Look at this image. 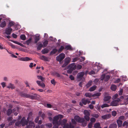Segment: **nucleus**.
Wrapping results in <instances>:
<instances>
[{
  "mask_svg": "<svg viewBox=\"0 0 128 128\" xmlns=\"http://www.w3.org/2000/svg\"><path fill=\"white\" fill-rule=\"evenodd\" d=\"M37 94H34L33 95H29L28 94L27 98L31 99L32 100L35 99L36 98Z\"/></svg>",
  "mask_w": 128,
  "mask_h": 128,
  "instance_id": "nucleus-6",
  "label": "nucleus"
},
{
  "mask_svg": "<svg viewBox=\"0 0 128 128\" xmlns=\"http://www.w3.org/2000/svg\"><path fill=\"white\" fill-rule=\"evenodd\" d=\"M110 78V76L108 75H106L105 76L104 80L106 81H108Z\"/></svg>",
  "mask_w": 128,
  "mask_h": 128,
  "instance_id": "nucleus-53",
  "label": "nucleus"
},
{
  "mask_svg": "<svg viewBox=\"0 0 128 128\" xmlns=\"http://www.w3.org/2000/svg\"><path fill=\"white\" fill-rule=\"evenodd\" d=\"M82 103L85 105H86L87 103L89 104L90 103V101L85 98H82Z\"/></svg>",
  "mask_w": 128,
  "mask_h": 128,
  "instance_id": "nucleus-10",
  "label": "nucleus"
},
{
  "mask_svg": "<svg viewBox=\"0 0 128 128\" xmlns=\"http://www.w3.org/2000/svg\"><path fill=\"white\" fill-rule=\"evenodd\" d=\"M58 116H55L53 118L52 120V123L53 124H57L59 123V120L58 121Z\"/></svg>",
  "mask_w": 128,
  "mask_h": 128,
  "instance_id": "nucleus-7",
  "label": "nucleus"
},
{
  "mask_svg": "<svg viewBox=\"0 0 128 128\" xmlns=\"http://www.w3.org/2000/svg\"><path fill=\"white\" fill-rule=\"evenodd\" d=\"M94 127L95 128H101V127L100 126V124L99 122L96 123L94 124Z\"/></svg>",
  "mask_w": 128,
  "mask_h": 128,
  "instance_id": "nucleus-25",
  "label": "nucleus"
},
{
  "mask_svg": "<svg viewBox=\"0 0 128 128\" xmlns=\"http://www.w3.org/2000/svg\"><path fill=\"white\" fill-rule=\"evenodd\" d=\"M91 116L94 117H95L96 118H98L99 117V115L98 114H91Z\"/></svg>",
  "mask_w": 128,
  "mask_h": 128,
  "instance_id": "nucleus-44",
  "label": "nucleus"
},
{
  "mask_svg": "<svg viewBox=\"0 0 128 128\" xmlns=\"http://www.w3.org/2000/svg\"><path fill=\"white\" fill-rule=\"evenodd\" d=\"M32 39L31 38H29L28 40L26 41L25 44L27 45H28L30 44L31 42Z\"/></svg>",
  "mask_w": 128,
  "mask_h": 128,
  "instance_id": "nucleus-36",
  "label": "nucleus"
},
{
  "mask_svg": "<svg viewBox=\"0 0 128 128\" xmlns=\"http://www.w3.org/2000/svg\"><path fill=\"white\" fill-rule=\"evenodd\" d=\"M117 127V125L116 124H112L110 125L108 128H116Z\"/></svg>",
  "mask_w": 128,
  "mask_h": 128,
  "instance_id": "nucleus-22",
  "label": "nucleus"
},
{
  "mask_svg": "<svg viewBox=\"0 0 128 128\" xmlns=\"http://www.w3.org/2000/svg\"><path fill=\"white\" fill-rule=\"evenodd\" d=\"M116 122L118 127H121L122 125V122L121 120H117Z\"/></svg>",
  "mask_w": 128,
  "mask_h": 128,
  "instance_id": "nucleus-17",
  "label": "nucleus"
},
{
  "mask_svg": "<svg viewBox=\"0 0 128 128\" xmlns=\"http://www.w3.org/2000/svg\"><path fill=\"white\" fill-rule=\"evenodd\" d=\"M48 43V41L46 40H45L43 42V47L44 48L46 47Z\"/></svg>",
  "mask_w": 128,
  "mask_h": 128,
  "instance_id": "nucleus-34",
  "label": "nucleus"
},
{
  "mask_svg": "<svg viewBox=\"0 0 128 128\" xmlns=\"http://www.w3.org/2000/svg\"><path fill=\"white\" fill-rule=\"evenodd\" d=\"M18 93L21 96L27 98L28 94L24 93L22 92H18Z\"/></svg>",
  "mask_w": 128,
  "mask_h": 128,
  "instance_id": "nucleus-18",
  "label": "nucleus"
},
{
  "mask_svg": "<svg viewBox=\"0 0 128 128\" xmlns=\"http://www.w3.org/2000/svg\"><path fill=\"white\" fill-rule=\"evenodd\" d=\"M82 66L81 65H78L77 66V70H80L82 68Z\"/></svg>",
  "mask_w": 128,
  "mask_h": 128,
  "instance_id": "nucleus-62",
  "label": "nucleus"
},
{
  "mask_svg": "<svg viewBox=\"0 0 128 128\" xmlns=\"http://www.w3.org/2000/svg\"><path fill=\"white\" fill-rule=\"evenodd\" d=\"M122 100H121L120 101H124V103H123L124 104H128V97L126 98L125 99H124V97H123V98H122Z\"/></svg>",
  "mask_w": 128,
  "mask_h": 128,
  "instance_id": "nucleus-23",
  "label": "nucleus"
},
{
  "mask_svg": "<svg viewBox=\"0 0 128 128\" xmlns=\"http://www.w3.org/2000/svg\"><path fill=\"white\" fill-rule=\"evenodd\" d=\"M57 116H58V119H59V118H60V119L62 118H63L64 116L62 114H59Z\"/></svg>",
  "mask_w": 128,
  "mask_h": 128,
  "instance_id": "nucleus-63",
  "label": "nucleus"
},
{
  "mask_svg": "<svg viewBox=\"0 0 128 128\" xmlns=\"http://www.w3.org/2000/svg\"><path fill=\"white\" fill-rule=\"evenodd\" d=\"M22 126H24L26 125L28 123V120L27 121L26 120L25 118L24 117H23L20 121Z\"/></svg>",
  "mask_w": 128,
  "mask_h": 128,
  "instance_id": "nucleus-4",
  "label": "nucleus"
},
{
  "mask_svg": "<svg viewBox=\"0 0 128 128\" xmlns=\"http://www.w3.org/2000/svg\"><path fill=\"white\" fill-rule=\"evenodd\" d=\"M32 59H30L28 57H26L25 58H19V60L21 61H27L30 60Z\"/></svg>",
  "mask_w": 128,
  "mask_h": 128,
  "instance_id": "nucleus-12",
  "label": "nucleus"
},
{
  "mask_svg": "<svg viewBox=\"0 0 128 128\" xmlns=\"http://www.w3.org/2000/svg\"><path fill=\"white\" fill-rule=\"evenodd\" d=\"M65 55L64 54L62 53L56 57V60L59 62H61L64 58Z\"/></svg>",
  "mask_w": 128,
  "mask_h": 128,
  "instance_id": "nucleus-3",
  "label": "nucleus"
},
{
  "mask_svg": "<svg viewBox=\"0 0 128 128\" xmlns=\"http://www.w3.org/2000/svg\"><path fill=\"white\" fill-rule=\"evenodd\" d=\"M7 87L8 88H10L12 89H14L15 88V87L14 86V85L11 83L10 84H9V86Z\"/></svg>",
  "mask_w": 128,
  "mask_h": 128,
  "instance_id": "nucleus-32",
  "label": "nucleus"
},
{
  "mask_svg": "<svg viewBox=\"0 0 128 128\" xmlns=\"http://www.w3.org/2000/svg\"><path fill=\"white\" fill-rule=\"evenodd\" d=\"M58 50L56 48L53 49L50 52V55H53Z\"/></svg>",
  "mask_w": 128,
  "mask_h": 128,
  "instance_id": "nucleus-24",
  "label": "nucleus"
},
{
  "mask_svg": "<svg viewBox=\"0 0 128 128\" xmlns=\"http://www.w3.org/2000/svg\"><path fill=\"white\" fill-rule=\"evenodd\" d=\"M70 59L69 58H67L65 59V62L67 63L68 64L70 62Z\"/></svg>",
  "mask_w": 128,
  "mask_h": 128,
  "instance_id": "nucleus-47",
  "label": "nucleus"
},
{
  "mask_svg": "<svg viewBox=\"0 0 128 128\" xmlns=\"http://www.w3.org/2000/svg\"><path fill=\"white\" fill-rule=\"evenodd\" d=\"M40 58L42 60L44 61H48V58L44 56H40Z\"/></svg>",
  "mask_w": 128,
  "mask_h": 128,
  "instance_id": "nucleus-15",
  "label": "nucleus"
},
{
  "mask_svg": "<svg viewBox=\"0 0 128 128\" xmlns=\"http://www.w3.org/2000/svg\"><path fill=\"white\" fill-rule=\"evenodd\" d=\"M46 126L49 128H50L52 127V124L51 123H48L46 124Z\"/></svg>",
  "mask_w": 128,
  "mask_h": 128,
  "instance_id": "nucleus-59",
  "label": "nucleus"
},
{
  "mask_svg": "<svg viewBox=\"0 0 128 128\" xmlns=\"http://www.w3.org/2000/svg\"><path fill=\"white\" fill-rule=\"evenodd\" d=\"M109 106V105L106 104H102L101 106V108H104L106 107H108Z\"/></svg>",
  "mask_w": 128,
  "mask_h": 128,
  "instance_id": "nucleus-51",
  "label": "nucleus"
},
{
  "mask_svg": "<svg viewBox=\"0 0 128 128\" xmlns=\"http://www.w3.org/2000/svg\"><path fill=\"white\" fill-rule=\"evenodd\" d=\"M6 25V23L5 21L2 22L0 24V27L3 28Z\"/></svg>",
  "mask_w": 128,
  "mask_h": 128,
  "instance_id": "nucleus-21",
  "label": "nucleus"
},
{
  "mask_svg": "<svg viewBox=\"0 0 128 128\" xmlns=\"http://www.w3.org/2000/svg\"><path fill=\"white\" fill-rule=\"evenodd\" d=\"M90 122L94 123L96 121V119L94 118H92L90 119Z\"/></svg>",
  "mask_w": 128,
  "mask_h": 128,
  "instance_id": "nucleus-52",
  "label": "nucleus"
},
{
  "mask_svg": "<svg viewBox=\"0 0 128 128\" xmlns=\"http://www.w3.org/2000/svg\"><path fill=\"white\" fill-rule=\"evenodd\" d=\"M111 115L110 114H108L102 116V118L104 119H108L110 118Z\"/></svg>",
  "mask_w": 128,
  "mask_h": 128,
  "instance_id": "nucleus-13",
  "label": "nucleus"
},
{
  "mask_svg": "<svg viewBox=\"0 0 128 128\" xmlns=\"http://www.w3.org/2000/svg\"><path fill=\"white\" fill-rule=\"evenodd\" d=\"M122 98H123V96H121L120 98H118L116 100H113L111 102V105L112 106H117L118 105L119 102L121 100H122Z\"/></svg>",
  "mask_w": 128,
  "mask_h": 128,
  "instance_id": "nucleus-2",
  "label": "nucleus"
},
{
  "mask_svg": "<svg viewBox=\"0 0 128 128\" xmlns=\"http://www.w3.org/2000/svg\"><path fill=\"white\" fill-rule=\"evenodd\" d=\"M111 98V97L110 96H108L107 93H105L104 94V100L105 102L108 101Z\"/></svg>",
  "mask_w": 128,
  "mask_h": 128,
  "instance_id": "nucleus-9",
  "label": "nucleus"
},
{
  "mask_svg": "<svg viewBox=\"0 0 128 128\" xmlns=\"http://www.w3.org/2000/svg\"><path fill=\"white\" fill-rule=\"evenodd\" d=\"M117 114L116 112V111H113L112 112V115L114 116H115Z\"/></svg>",
  "mask_w": 128,
  "mask_h": 128,
  "instance_id": "nucleus-55",
  "label": "nucleus"
},
{
  "mask_svg": "<svg viewBox=\"0 0 128 128\" xmlns=\"http://www.w3.org/2000/svg\"><path fill=\"white\" fill-rule=\"evenodd\" d=\"M64 49V46H61L59 50H58V53H60L62 52Z\"/></svg>",
  "mask_w": 128,
  "mask_h": 128,
  "instance_id": "nucleus-29",
  "label": "nucleus"
},
{
  "mask_svg": "<svg viewBox=\"0 0 128 128\" xmlns=\"http://www.w3.org/2000/svg\"><path fill=\"white\" fill-rule=\"evenodd\" d=\"M92 124V122H90L88 125V128H91Z\"/></svg>",
  "mask_w": 128,
  "mask_h": 128,
  "instance_id": "nucleus-60",
  "label": "nucleus"
},
{
  "mask_svg": "<svg viewBox=\"0 0 128 128\" xmlns=\"http://www.w3.org/2000/svg\"><path fill=\"white\" fill-rule=\"evenodd\" d=\"M12 30V28L8 27L6 29L5 33L7 35H10Z\"/></svg>",
  "mask_w": 128,
  "mask_h": 128,
  "instance_id": "nucleus-8",
  "label": "nucleus"
},
{
  "mask_svg": "<svg viewBox=\"0 0 128 128\" xmlns=\"http://www.w3.org/2000/svg\"><path fill=\"white\" fill-rule=\"evenodd\" d=\"M63 128H69V126L68 124H66L64 125Z\"/></svg>",
  "mask_w": 128,
  "mask_h": 128,
  "instance_id": "nucleus-58",
  "label": "nucleus"
},
{
  "mask_svg": "<svg viewBox=\"0 0 128 128\" xmlns=\"http://www.w3.org/2000/svg\"><path fill=\"white\" fill-rule=\"evenodd\" d=\"M40 40V38L39 36H36L35 38L34 43L35 44L37 43V42H38L39 40Z\"/></svg>",
  "mask_w": 128,
  "mask_h": 128,
  "instance_id": "nucleus-26",
  "label": "nucleus"
},
{
  "mask_svg": "<svg viewBox=\"0 0 128 128\" xmlns=\"http://www.w3.org/2000/svg\"><path fill=\"white\" fill-rule=\"evenodd\" d=\"M49 51V50L48 49L45 48L42 50L41 52L43 54H44L48 53V52Z\"/></svg>",
  "mask_w": 128,
  "mask_h": 128,
  "instance_id": "nucleus-20",
  "label": "nucleus"
},
{
  "mask_svg": "<svg viewBox=\"0 0 128 128\" xmlns=\"http://www.w3.org/2000/svg\"><path fill=\"white\" fill-rule=\"evenodd\" d=\"M43 47V44H39L38 46L37 47V50H40Z\"/></svg>",
  "mask_w": 128,
  "mask_h": 128,
  "instance_id": "nucleus-33",
  "label": "nucleus"
},
{
  "mask_svg": "<svg viewBox=\"0 0 128 128\" xmlns=\"http://www.w3.org/2000/svg\"><path fill=\"white\" fill-rule=\"evenodd\" d=\"M105 75L104 74L102 75L101 76V80H103L104 79H105Z\"/></svg>",
  "mask_w": 128,
  "mask_h": 128,
  "instance_id": "nucleus-61",
  "label": "nucleus"
},
{
  "mask_svg": "<svg viewBox=\"0 0 128 128\" xmlns=\"http://www.w3.org/2000/svg\"><path fill=\"white\" fill-rule=\"evenodd\" d=\"M12 112V110L10 109L8 110L6 112V114L8 116H9Z\"/></svg>",
  "mask_w": 128,
  "mask_h": 128,
  "instance_id": "nucleus-27",
  "label": "nucleus"
},
{
  "mask_svg": "<svg viewBox=\"0 0 128 128\" xmlns=\"http://www.w3.org/2000/svg\"><path fill=\"white\" fill-rule=\"evenodd\" d=\"M85 121L84 118H80L78 122H79L82 123L83 124V123Z\"/></svg>",
  "mask_w": 128,
  "mask_h": 128,
  "instance_id": "nucleus-40",
  "label": "nucleus"
},
{
  "mask_svg": "<svg viewBox=\"0 0 128 128\" xmlns=\"http://www.w3.org/2000/svg\"><path fill=\"white\" fill-rule=\"evenodd\" d=\"M76 66L74 63H73L70 64L68 67V70H67V72L68 74H70L72 71L75 70L76 68Z\"/></svg>",
  "mask_w": 128,
  "mask_h": 128,
  "instance_id": "nucleus-1",
  "label": "nucleus"
},
{
  "mask_svg": "<svg viewBox=\"0 0 128 128\" xmlns=\"http://www.w3.org/2000/svg\"><path fill=\"white\" fill-rule=\"evenodd\" d=\"M89 116H84V117L85 119L87 121H89L90 120Z\"/></svg>",
  "mask_w": 128,
  "mask_h": 128,
  "instance_id": "nucleus-54",
  "label": "nucleus"
},
{
  "mask_svg": "<svg viewBox=\"0 0 128 128\" xmlns=\"http://www.w3.org/2000/svg\"><path fill=\"white\" fill-rule=\"evenodd\" d=\"M37 77L38 79L41 80L42 81H44L45 80V79L41 76H38Z\"/></svg>",
  "mask_w": 128,
  "mask_h": 128,
  "instance_id": "nucleus-38",
  "label": "nucleus"
},
{
  "mask_svg": "<svg viewBox=\"0 0 128 128\" xmlns=\"http://www.w3.org/2000/svg\"><path fill=\"white\" fill-rule=\"evenodd\" d=\"M64 49L66 50H73L72 47L70 45H66L64 48Z\"/></svg>",
  "mask_w": 128,
  "mask_h": 128,
  "instance_id": "nucleus-16",
  "label": "nucleus"
},
{
  "mask_svg": "<svg viewBox=\"0 0 128 128\" xmlns=\"http://www.w3.org/2000/svg\"><path fill=\"white\" fill-rule=\"evenodd\" d=\"M92 81H90L88 82L87 84H86V86L87 88H88L90 87L92 84Z\"/></svg>",
  "mask_w": 128,
  "mask_h": 128,
  "instance_id": "nucleus-46",
  "label": "nucleus"
},
{
  "mask_svg": "<svg viewBox=\"0 0 128 128\" xmlns=\"http://www.w3.org/2000/svg\"><path fill=\"white\" fill-rule=\"evenodd\" d=\"M72 122L73 124H76V122L74 119H72Z\"/></svg>",
  "mask_w": 128,
  "mask_h": 128,
  "instance_id": "nucleus-57",
  "label": "nucleus"
},
{
  "mask_svg": "<svg viewBox=\"0 0 128 128\" xmlns=\"http://www.w3.org/2000/svg\"><path fill=\"white\" fill-rule=\"evenodd\" d=\"M69 78L71 80H74V77L72 75H70Z\"/></svg>",
  "mask_w": 128,
  "mask_h": 128,
  "instance_id": "nucleus-64",
  "label": "nucleus"
},
{
  "mask_svg": "<svg viewBox=\"0 0 128 128\" xmlns=\"http://www.w3.org/2000/svg\"><path fill=\"white\" fill-rule=\"evenodd\" d=\"M14 25V22H10L9 23L8 26L10 28H11V27L13 26Z\"/></svg>",
  "mask_w": 128,
  "mask_h": 128,
  "instance_id": "nucleus-43",
  "label": "nucleus"
},
{
  "mask_svg": "<svg viewBox=\"0 0 128 128\" xmlns=\"http://www.w3.org/2000/svg\"><path fill=\"white\" fill-rule=\"evenodd\" d=\"M35 126V125L34 122H30V121L29 122V125L28 126H27L26 127V128H29L30 127H34Z\"/></svg>",
  "mask_w": 128,
  "mask_h": 128,
  "instance_id": "nucleus-14",
  "label": "nucleus"
},
{
  "mask_svg": "<svg viewBox=\"0 0 128 128\" xmlns=\"http://www.w3.org/2000/svg\"><path fill=\"white\" fill-rule=\"evenodd\" d=\"M51 83L54 85L56 84V82L54 79H53L51 81Z\"/></svg>",
  "mask_w": 128,
  "mask_h": 128,
  "instance_id": "nucleus-56",
  "label": "nucleus"
},
{
  "mask_svg": "<svg viewBox=\"0 0 128 128\" xmlns=\"http://www.w3.org/2000/svg\"><path fill=\"white\" fill-rule=\"evenodd\" d=\"M21 123L20 121H17L15 123V125L17 126H20Z\"/></svg>",
  "mask_w": 128,
  "mask_h": 128,
  "instance_id": "nucleus-48",
  "label": "nucleus"
},
{
  "mask_svg": "<svg viewBox=\"0 0 128 128\" xmlns=\"http://www.w3.org/2000/svg\"><path fill=\"white\" fill-rule=\"evenodd\" d=\"M84 114L85 115V116H90V115L89 112L86 110H85L84 111Z\"/></svg>",
  "mask_w": 128,
  "mask_h": 128,
  "instance_id": "nucleus-35",
  "label": "nucleus"
},
{
  "mask_svg": "<svg viewBox=\"0 0 128 128\" xmlns=\"http://www.w3.org/2000/svg\"><path fill=\"white\" fill-rule=\"evenodd\" d=\"M85 96L86 97L91 98L92 97V94L90 93H86L85 94Z\"/></svg>",
  "mask_w": 128,
  "mask_h": 128,
  "instance_id": "nucleus-37",
  "label": "nucleus"
},
{
  "mask_svg": "<svg viewBox=\"0 0 128 128\" xmlns=\"http://www.w3.org/2000/svg\"><path fill=\"white\" fill-rule=\"evenodd\" d=\"M84 73L82 72H81L78 73L77 75V78H82L84 76Z\"/></svg>",
  "mask_w": 128,
  "mask_h": 128,
  "instance_id": "nucleus-19",
  "label": "nucleus"
},
{
  "mask_svg": "<svg viewBox=\"0 0 128 128\" xmlns=\"http://www.w3.org/2000/svg\"><path fill=\"white\" fill-rule=\"evenodd\" d=\"M67 122V120L66 119H64L62 120H59V124L62 125H64L66 124V123Z\"/></svg>",
  "mask_w": 128,
  "mask_h": 128,
  "instance_id": "nucleus-11",
  "label": "nucleus"
},
{
  "mask_svg": "<svg viewBox=\"0 0 128 128\" xmlns=\"http://www.w3.org/2000/svg\"><path fill=\"white\" fill-rule=\"evenodd\" d=\"M11 41L16 44H18L21 46H23V44L20 42L12 40H11Z\"/></svg>",
  "mask_w": 128,
  "mask_h": 128,
  "instance_id": "nucleus-31",
  "label": "nucleus"
},
{
  "mask_svg": "<svg viewBox=\"0 0 128 128\" xmlns=\"http://www.w3.org/2000/svg\"><path fill=\"white\" fill-rule=\"evenodd\" d=\"M26 38V36L24 34H22L20 36V38L22 40H25Z\"/></svg>",
  "mask_w": 128,
  "mask_h": 128,
  "instance_id": "nucleus-45",
  "label": "nucleus"
},
{
  "mask_svg": "<svg viewBox=\"0 0 128 128\" xmlns=\"http://www.w3.org/2000/svg\"><path fill=\"white\" fill-rule=\"evenodd\" d=\"M59 123H57V124H53L54 126L53 127V128H58V126L60 125Z\"/></svg>",
  "mask_w": 128,
  "mask_h": 128,
  "instance_id": "nucleus-49",
  "label": "nucleus"
},
{
  "mask_svg": "<svg viewBox=\"0 0 128 128\" xmlns=\"http://www.w3.org/2000/svg\"><path fill=\"white\" fill-rule=\"evenodd\" d=\"M80 117L79 116H75L74 117V119L75 120L78 122L80 119Z\"/></svg>",
  "mask_w": 128,
  "mask_h": 128,
  "instance_id": "nucleus-39",
  "label": "nucleus"
},
{
  "mask_svg": "<svg viewBox=\"0 0 128 128\" xmlns=\"http://www.w3.org/2000/svg\"><path fill=\"white\" fill-rule=\"evenodd\" d=\"M101 94V93L100 92H98L94 94H92V97H94L96 96H100Z\"/></svg>",
  "mask_w": 128,
  "mask_h": 128,
  "instance_id": "nucleus-41",
  "label": "nucleus"
},
{
  "mask_svg": "<svg viewBox=\"0 0 128 128\" xmlns=\"http://www.w3.org/2000/svg\"><path fill=\"white\" fill-rule=\"evenodd\" d=\"M102 66V65L99 64L98 65L95 66L93 69L96 72H97L101 68Z\"/></svg>",
  "mask_w": 128,
  "mask_h": 128,
  "instance_id": "nucleus-5",
  "label": "nucleus"
},
{
  "mask_svg": "<svg viewBox=\"0 0 128 128\" xmlns=\"http://www.w3.org/2000/svg\"><path fill=\"white\" fill-rule=\"evenodd\" d=\"M122 126H126V127H128V122L127 121H124L123 123Z\"/></svg>",
  "mask_w": 128,
  "mask_h": 128,
  "instance_id": "nucleus-42",
  "label": "nucleus"
},
{
  "mask_svg": "<svg viewBox=\"0 0 128 128\" xmlns=\"http://www.w3.org/2000/svg\"><path fill=\"white\" fill-rule=\"evenodd\" d=\"M111 89L113 91H115L116 89V86L115 85H112L110 87Z\"/></svg>",
  "mask_w": 128,
  "mask_h": 128,
  "instance_id": "nucleus-28",
  "label": "nucleus"
},
{
  "mask_svg": "<svg viewBox=\"0 0 128 128\" xmlns=\"http://www.w3.org/2000/svg\"><path fill=\"white\" fill-rule=\"evenodd\" d=\"M125 118V117L124 116H120L119 117L118 120H124Z\"/></svg>",
  "mask_w": 128,
  "mask_h": 128,
  "instance_id": "nucleus-50",
  "label": "nucleus"
},
{
  "mask_svg": "<svg viewBox=\"0 0 128 128\" xmlns=\"http://www.w3.org/2000/svg\"><path fill=\"white\" fill-rule=\"evenodd\" d=\"M96 86H94L90 88L89 91L92 92L96 88Z\"/></svg>",
  "mask_w": 128,
  "mask_h": 128,
  "instance_id": "nucleus-30",
  "label": "nucleus"
}]
</instances>
